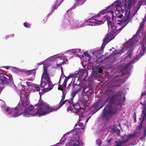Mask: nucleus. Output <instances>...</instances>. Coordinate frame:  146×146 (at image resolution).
I'll use <instances>...</instances> for the list:
<instances>
[{
	"label": "nucleus",
	"mask_w": 146,
	"mask_h": 146,
	"mask_svg": "<svg viewBox=\"0 0 146 146\" xmlns=\"http://www.w3.org/2000/svg\"><path fill=\"white\" fill-rule=\"evenodd\" d=\"M122 92L121 91L116 92L114 94L108 98V104L103 109L101 115L103 119L106 120H109L114 114L117 113V106H120L121 107L125 100V97L122 100L121 96Z\"/></svg>",
	"instance_id": "obj_1"
},
{
	"label": "nucleus",
	"mask_w": 146,
	"mask_h": 146,
	"mask_svg": "<svg viewBox=\"0 0 146 146\" xmlns=\"http://www.w3.org/2000/svg\"><path fill=\"white\" fill-rule=\"evenodd\" d=\"M20 98L21 100V106L19 104L15 108L10 109V108L7 107L5 110L7 115L11 114L12 116L16 117L24 113V108L29 104L27 101L28 97L27 94H21Z\"/></svg>",
	"instance_id": "obj_2"
},
{
	"label": "nucleus",
	"mask_w": 146,
	"mask_h": 146,
	"mask_svg": "<svg viewBox=\"0 0 146 146\" xmlns=\"http://www.w3.org/2000/svg\"><path fill=\"white\" fill-rule=\"evenodd\" d=\"M47 70V68L44 65V71L41 76L40 83L42 92H39L40 97L46 92L51 90L54 86L50 81Z\"/></svg>",
	"instance_id": "obj_3"
},
{
	"label": "nucleus",
	"mask_w": 146,
	"mask_h": 146,
	"mask_svg": "<svg viewBox=\"0 0 146 146\" xmlns=\"http://www.w3.org/2000/svg\"><path fill=\"white\" fill-rule=\"evenodd\" d=\"M38 106L39 108L33 114V116H40L44 115L49 113L57 111L55 107L50 108L47 104L41 100L36 104L35 107Z\"/></svg>",
	"instance_id": "obj_4"
},
{
	"label": "nucleus",
	"mask_w": 146,
	"mask_h": 146,
	"mask_svg": "<svg viewBox=\"0 0 146 146\" xmlns=\"http://www.w3.org/2000/svg\"><path fill=\"white\" fill-rule=\"evenodd\" d=\"M14 84V82L12 76L8 74L5 76H1L0 77V84L10 85Z\"/></svg>",
	"instance_id": "obj_5"
},
{
	"label": "nucleus",
	"mask_w": 146,
	"mask_h": 146,
	"mask_svg": "<svg viewBox=\"0 0 146 146\" xmlns=\"http://www.w3.org/2000/svg\"><path fill=\"white\" fill-rule=\"evenodd\" d=\"M125 16L123 17L124 20L122 19V20L119 21L121 22L117 23V24L119 25L120 26L123 25L120 28L119 30L122 29L130 22L131 20L130 19L131 17L130 12L129 11L127 14V12L125 14Z\"/></svg>",
	"instance_id": "obj_6"
},
{
	"label": "nucleus",
	"mask_w": 146,
	"mask_h": 146,
	"mask_svg": "<svg viewBox=\"0 0 146 146\" xmlns=\"http://www.w3.org/2000/svg\"><path fill=\"white\" fill-rule=\"evenodd\" d=\"M141 52L137 54L133 60L130 61L127 64V66H128L131 64H134L143 55L146 51V49L145 47L143 44H142L141 47Z\"/></svg>",
	"instance_id": "obj_7"
},
{
	"label": "nucleus",
	"mask_w": 146,
	"mask_h": 146,
	"mask_svg": "<svg viewBox=\"0 0 146 146\" xmlns=\"http://www.w3.org/2000/svg\"><path fill=\"white\" fill-rule=\"evenodd\" d=\"M107 24L109 28L111 29L112 30L110 32V34L112 35H114L115 34H118L122 30H120V28L116 29V27L113 25V23L111 21L107 22Z\"/></svg>",
	"instance_id": "obj_8"
},
{
	"label": "nucleus",
	"mask_w": 146,
	"mask_h": 146,
	"mask_svg": "<svg viewBox=\"0 0 146 146\" xmlns=\"http://www.w3.org/2000/svg\"><path fill=\"white\" fill-rule=\"evenodd\" d=\"M106 103V102H104V101L101 99L98 100L97 101L92 105V107L94 108L95 109H97L94 112V113L97 112L101 108L104 106Z\"/></svg>",
	"instance_id": "obj_9"
},
{
	"label": "nucleus",
	"mask_w": 146,
	"mask_h": 146,
	"mask_svg": "<svg viewBox=\"0 0 146 146\" xmlns=\"http://www.w3.org/2000/svg\"><path fill=\"white\" fill-rule=\"evenodd\" d=\"M72 106L74 110V112L78 115H79V113L80 112L81 114L79 115V117L80 118L82 117L83 116V113L81 111L78 102L77 103H75L74 104L73 103Z\"/></svg>",
	"instance_id": "obj_10"
},
{
	"label": "nucleus",
	"mask_w": 146,
	"mask_h": 146,
	"mask_svg": "<svg viewBox=\"0 0 146 146\" xmlns=\"http://www.w3.org/2000/svg\"><path fill=\"white\" fill-rule=\"evenodd\" d=\"M83 22L80 20L72 21L70 23V28L73 29L76 28L78 27H80L83 25Z\"/></svg>",
	"instance_id": "obj_11"
},
{
	"label": "nucleus",
	"mask_w": 146,
	"mask_h": 146,
	"mask_svg": "<svg viewBox=\"0 0 146 146\" xmlns=\"http://www.w3.org/2000/svg\"><path fill=\"white\" fill-rule=\"evenodd\" d=\"M113 35L110 34V33L109 34L107 35V36H106L105 38L104 39V41L101 46V48L102 49L104 48L105 46L107 43L114 38L115 36H114Z\"/></svg>",
	"instance_id": "obj_12"
},
{
	"label": "nucleus",
	"mask_w": 146,
	"mask_h": 146,
	"mask_svg": "<svg viewBox=\"0 0 146 146\" xmlns=\"http://www.w3.org/2000/svg\"><path fill=\"white\" fill-rule=\"evenodd\" d=\"M89 98H88V99L84 100H80L78 102L80 106L81 110H85L87 106H88V101Z\"/></svg>",
	"instance_id": "obj_13"
},
{
	"label": "nucleus",
	"mask_w": 146,
	"mask_h": 146,
	"mask_svg": "<svg viewBox=\"0 0 146 146\" xmlns=\"http://www.w3.org/2000/svg\"><path fill=\"white\" fill-rule=\"evenodd\" d=\"M74 139L71 141V143L73 146H79L82 145V142L79 139L78 136L76 137L75 139L74 138Z\"/></svg>",
	"instance_id": "obj_14"
},
{
	"label": "nucleus",
	"mask_w": 146,
	"mask_h": 146,
	"mask_svg": "<svg viewBox=\"0 0 146 146\" xmlns=\"http://www.w3.org/2000/svg\"><path fill=\"white\" fill-rule=\"evenodd\" d=\"M143 115H141V118L142 119V121L140 123L139 126H138L137 127V130L141 129L142 126V123L146 119V112L145 110H143Z\"/></svg>",
	"instance_id": "obj_15"
},
{
	"label": "nucleus",
	"mask_w": 146,
	"mask_h": 146,
	"mask_svg": "<svg viewBox=\"0 0 146 146\" xmlns=\"http://www.w3.org/2000/svg\"><path fill=\"white\" fill-rule=\"evenodd\" d=\"M144 1V0H141L139 1L136 7L134 9V13L133 14V16H135V15L136 13L140 9L141 5L143 3Z\"/></svg>",
	"instance_id": "obj_16"
},
{
	"label": "nucleus",
	"mask_w": 146,
	"mask_h": 146,
	"mask_svg": "<svg viewBox=\"0 0 146 146\" xmlns=\"http://www.w3.org/2000/svg\"><path fill=\"white\" fill-rule=\"evenodd\" d=\"M137 0H129V2H128V5H127V3L125 2V7H127V8L128 9H130L135 4Z\"/></svg>",
	"instance_id": "obj_17"
},
{
	"label": "nucleus",
	"mask_w": 146,
	"mask_h": 146,
	"mask_svg": "<svg viewBox=\"0 0 146 146\" xmlns=\"http://www.w3.org/2000/svg\"><path fill=\"white\" fill-rule=\"evenodd\" d=\"M34 108H35L32 105H29L28 106V108H25L24 111V112H25V113L27 114H30L31 115H32V116H33V113L30 114L29 112L33 110Z\"/></svg>",
	"instance_id": "obj_18"
},
{
	"label": "nucleus",
	"mask_w": 146,
	"mask_h": 146,
	"mask_svg": "<svg viewBox=\"0 0 146 146\" xmlns=\"http://www.w3.org/2000/svg\"><path fill=\"white\" fill-rule=\"evenodd\" d=\"M95 16L89 19L88 21H89V22H91L93 24H94L95 25L96 24H101V23H103V22L101 21H97L96 19H94V18H95Z\"/></svg>",
	"instance_id": "obj_19"
},
{
	"label": "nucleus",
	"mask_w": 146,
	"mask_h": 146,
	"mask_svg": "<svg viewBox=\"0 0 146 146\" xmlns=\"http://www.w3.org/2000/svg\"><path fill=\"white\" fill-rule=\"evenodd\" d=\"M114 93V91L111 87L108 88L105 92V93L106 95L109 96L112 95Z\"/></svg>",
	"instance_id": "obj_20"
},
{
	"label": "nucleus",
	"mask_w": 146,
	"mask_h": 146,
	"mask_svg": "<svg viewBox=\"0 0 146 146\" xmlns=\"http://www.w3.org/2000/svg\"><path fill=\"white\" fill-rule=\"evenodd\" d=\"M96 61L98 63H101L103 62L105 60H106L107 58L104 56L102 55L100 56L97 59H96Z\"/></svg>",
	"instance_id": "obj_21"
},
{
	"label": "nucleus",
	"mask_w": 146,
	"mask_h": 146,
	"mask_svg": "<svg viewBox=\"0 0 146 146\" xmlns=\"http://www.w3.org/2000/svg\"><path fill=\"white\" fill-rule=\"evenodd\" d=\"M133 50H128L126 53L127 55L125 57V59H127L128 58L130 59L131 58L133 55Z\"/></svg>",
	"instance_id": "obj_22"
},
{
	"label": "nucleus",
	"mask_w": 146,
	"mask_h": 146,
	"mask_svg": "<svg viewBox=\"0 0 146 146\" xmlns=\"http://www.w3.org/2000/svg\"><path fill=\"white\" fill-rule=\"evenodd\" d=\"M78 125L79 127H76L77 126V124H76L74 126V128L75 129H77L78 130H80L81 129V130H83V129H84V126H83V123L82 122L79 123L78 124Z\"/></svg>",
	"instance_id": "obj_23"
},
{
	"label": "nucleus",
	"mask_w": 146,
	"mask_h": 146,
	"mask_svg": "<svg viewBox=\"0 0 146 146\" xmlns=\"http://www.w3.org/2000/svg\"><path fill=\"white\" fill-rule=\"evenodd\" d=\"M93 54L94 56L96 57V59L101 56V51L100 50L95 51L93 52Z\"/></svg>",
	"instance_id": "obj_24"
},
{
	"label": "nucleus",
	"mask_w": 146,
	"mask_h": 146,
	"mask_svg": "<svg viewBox=\"0 0 146 146\" xmlns=\"http://www.w3.org/2000/svg\"><path fill=\"white\" fill-rule=\"evenodd\" d=\"M115 13L116 14V17L118 18L122 19L123 17V15L122 14L120 13V10H116Z\"/></svg>",
	"instance_id": "obj_25"
},
{
	"label": "nucleus",
	"mask_w": 146,
	"mask_h": 146,
	"mask_svg": "<svg viewBox=\"0 0 146 146\" xmlns=\"http://www.w3.org/2000/svg\"><path fill=\"white\" fill-rule=\"evenodd\" d=\"M136 36V35H134L133 36V42H131L130 41H129L128 42L127 45V47L128 48H132L134 44V37Z\"/></svg>",
	"instance_id": "obj_26"
},
{
	"label": "nucleus",
	"mask_w": 146,
	"mask_h": 146,
	"mask_svg": "<svg viewBox=\"0 0 146 146\" xmlns=\"http://www.w3.org/2000/svg\"><path fill=\"white\" fill-rule=\"evenodd\" d=\"M25 72L27 75L29 76L32 74H34L36 73V71L35 69L28 71H25Z\"/></svg>",
	"instance_id": "obj_27"
},
{
	"label": "nucleus",
	"mask_w": 146,
	"mask_h": 146,
	"mask_svg": "<svg viewBox=\"0 0 146 146\" xmlns=\"http://www.w3.org/2000/svg\"><path fill=\"white\" fill-rule=\"evenodd\" d=\"M106 10H103L102 11H101L99 13L96 15H95V17H97L100 16L101 14L104 15V14L106 13Z\"/></svg>",
	"instance_id": "obj_28"
},
{
	"label": "nucleus",
	"mask_w": 146,
	"mask_h": 146,
	"mask_svg": "<svg viewBox=\"0 0 146 146\" xmlns=\"http://www.w3.org/2000/svg\"><path fill=\"white\" fill-rule=\"evenodd\" d=\"M67 101V100H65L63 101L61 103V101H60L59 105L58 106H57V107H55L56 109H57V110L59 109Z\"/></svg>",
	"instance_id": "obj_29"
},
{
	"label": "nucleus",
	"mask_w": 146,
	"mask_h": 146,
	"mask_svg": "<svg viewBox=\"0 0 146 146\" xmlns=\"http://www.w3.org/2000/svg\"><path fill=\"white\" fill-rule=\"evenodd\" d=\"M76 1L79 5H82L85 2L86 0H75Z\"/></svg>",
	"instance_id": "obj_30"
},
{
	"label": "nucleus",
	"mask_w": 146,
	"mask_h": 146,
	"mask_svg": "<svg viewBox=\"0 0 146 146\" xmlns=\"http://www.w3.org/2000/svg\"><path fill=\"white\" fill-rule=\"evenodd\" d=\"M115 4L116 5L115 6V10H116L117 9V7H120L121 5V1L120 0L117 1Z\"/></svg>",
	"instance_id": "obj_31"
},
{
	"label": "nucleus",
	"mask_w": 146,
	"mask_h": 146,
	"mask_svg": "<svg viewBox=\"0 0 146 146\" xmlns=\"http://www.w3.org/2000/svg\"><path fill=\"white\" fill-rule=\"evenodd\" d=\"M34 90H36L37 92H39L40 90V86L37 84H35L33 85Z\"/></svg>",
	"instance_id": "obj_32"
},
{
	"label": "nucleus",
	"mask_w": 146,
	"mask_h": 146,
	"mask_svg": "<svg viewBox=\"0 0 146 146\" xmlns=\"http://www.w3.org/2000/svg\"><path fill=\"white\" fill-rule=\"evenodd\" d=\"M135 136V135L134 134L128 135L126 137L127 139L125 140H127L128 141L129 139L133 138Z\"/></svg>",
	"instance_id": "obj_33"
},
{
	"label": "nucleus",
	"mask_w": 146,
	"mask_h": 146,
	"mask_svg": "<svg viewBox=\"0 0 146 146\" xmlns=\"http://www.w3.org/2000/svg\"><path fill=\"white\" fill-rule=\"evenodd\" d=\"M84 55L85 57H86L88 58V61L89 62L90 60V59L91 57L90 55L87 52H84Z\"/></svg>",
	"instance_id": "obj_34"
},
{
	"label": "nucleus",
	"mask_w": 146,
	"mask_h": 146,
	"mask_svg": "<svg viewBox=\"0 0 146 146\" xmlns=\"http://www.w3.org/2000/svg\"><path fill=\"white\" fill-rule=\"evenodd\" d=\"M73 98H71V99L68 100H67V101H68L69 103L71 104V105H72L73 103Z\"/></svg>",
	"instance_id": "obj_35"
},
{
	"label": "nucleus",
	"mask_w": 146,
	"mask_h": 146,
	"mask_svg": "<svg viewBox=\"0 0 146 146\" xmlns=\"http://www.w3.org/2000/svg\"><path fill=\"white\" fill-rule=\"evenodd\" d=\"M73 109V108L72 106V105H71V106L70 105L67 109V111H71Z\"/></svg>",
	"instance_id": "obj_36"
},
{
	"label": "nucleus",
	"mask_w": 146,
	"mask_h": 146,
	"mask_svg": "<svg viewBox=\"0 0 146 146\" xmlns=\"http://www.w3.org/2000/svg\"><path fill=\"white\" fill-rule=\"evenodd\" d=\"M23 25L26 28H29L30 27V25L27 22L24 23H23Z\"/></svg>",
	"instance_id": "obj_37"
},
{
	"label": "nucleus",
	"mask_w": 146,
	"mask_h": 146,
	"mask_svg": "<svg viewBox=\"0 0 146 146\" xmlns=\"http://www.w3.org/2000/svg\"><path fill=\"white\" fill-rule=\"evenodd\" d=\"M77 94V91H76L72 92L71 94V95L72 96V98H74V97H75Z\"/></svg>",
	"instance_id": "obj_38"
},
{
	"label": "nucleus",
	"mask_w": 146,
	"mask_h": 146,
	"mask_svg": "<svg viewBox=\"0 0 146 146\" xmlns=\"http://www.w3.org/2000/svg\"><path fill=\"white\" fill-rule=\"evenodd\" d=\"M0 74H2L3 76H5V75H8V74H6V72L1 70H0Z\"/></svg>",
	"instance_id": "obj_39"
},
{
	"label": "nucleus",
	"mask_w": 146,
	"mask_h": 146,
	"mask_svg": "<svg viewBox=\"0 0 146 146\" xmlns=\"http://www.w3.org/2000/svg\"><path fill=\"white\" fill-rule=\"evenodd\" d=\"M96 143L98 145H100L102 143L101 140L100 139H97L96 141Z\"/></svg>",
	"instance_id": "obj_40"
},
{
	"label": "nucleus",
	"mask_w": 146,
	"mask_h": 146,
	"mask_svg": "<svg viewBox=\"0 0 146 146\" xmlns=\"http://www.w3.org/2000/svg\"><path fill=\"white\" fill-rule=\"evenodd\" d=\"M123 48H122L121 50H119L117 51V53L118 54H121L123 52Z\"/></svg>",
	"instance_id": "obj_41"
},
{
	"label": "nucleus",
	"mask_w": 146,
	"mask_h": 146,
	"mask_svg": "<svg viewBox=\"0 0 146 146\" xmlns=\"http://www.w3.org/2000/svg\"><path fill=\"white\" fill-rule=\"evenodd\" d=\"M66 78L64 79V81L67 82L68 80L71 77V76L69 75L67 77H65Z\"/></svg>",
	"instance_id": "obj_42"
},
{
	"label": "nucleus",
	"mask_w": 146,
	"mask_h": 146,
	"mask_svg": "<svg viewBox=\"0 0 146 146\" xmlns=\"http://www.w3.org/2000/svg\"><path fill=\"white\" fill-rule=\"evenodd\" d=\"M58 90L62 91V94L63 95L64 94V92L63 90V88L62 87H58Z\"/></svg>",
	"instance_id": "obj_43"
},
{
	"label": "nucleus",
	"mask_w": 146,
	"mask_h": 146,
	"mask_svg": "<svg viewBox=\"0 0 146 146\" xmlns=\"http://www.w3.org/2000/svg\"><path fill=\"white\" fill-rule=\"evenodd\" d=\"M114 132L115 133H116L117 134L119 135L120 133V131L119 129L118 130L117 129H115L114 130Z\"/></svg>",
	"instance_id": "obj_44"
},
{
	"label": "nucleus",
	"mask_w": 146,
	"mask_h": 146,
	"mask_svg": "<svg viewBox=\"0 0 146 146\" xmlns=\"http://www.w3.org/2000/svg\"><path fill=\"white\" fill-rule=\"evenodd\" d=\"M68 61L67 60L65 59L63 62H62L61 64L62 65H63L65 64H68Z\"/></svg>",
	"instance_id": "obj_45"
},
{
	"label": "nucleus",
	"mask_w": 146,
	"mask_h": 146,
	"mask_svg": "<svg viewBox=\"0 0 146 146\" xmlns=\"http://www.w3.org/2000/svg\"><path fill=\"white\" fill-rule=\"evenodd\" d=\"M58 7V5H56V4L55 5H54V7H52V11H54V10L55 9H56Z\"/></svg>",
	"instance_id": "obj_46"
},
{
	"label": "nucleus",
	"mask_w": 146,
	"mask_h": 146,
	"mask_svg": "<svg viewBox=\"0 0 146 146\" xmlns=\"http://www.w3.org/2000/svg\"><path fill=\"white\" fill-rule=\"evenodd\" d=\"M133 117L134 119V122H136V115L135 113H134Z\"/></svg>",
	"instance_id": "obj_47"
},
{
	"label": "nucleus",
	"mask_w": 146,
	"mask_h": 146,
	"mask_svg": "<svg viewBox=\"0 0 146 146\" xmlns=\"http://www.w3.org/2000/svg\"><path fill=\"white\" fill-rule=\"evenodd\" d=\"M66 82L64 81L63 84L62 85V87L65 88L66 86Z\"/></svg>",
	"instance_id": "obj_48"
},
{
	"label": "nucleus",
	"mask_w": 146,
	"mask_h": 146,
	"mask_svg": "<svg viewBox=\"0 0 146 146\" xmlns=\"http://www.w3.org/2000/svg\"><path fill=\"white\" fill-rule=\"evenodd\" d=\"M92 92V91H91L90 92H89V91H86V95H88V96H87V98H88V96H89V95H90V94H91V93Z\"/></svg>",
	"instance_id": "obj_49"
},
{
	"label": "nucleus",
	"mask_w": 146,
	"mask_h": 146,
	"mask_svg": "<svg viewBox=\"0 0 146 146\" xmlns=\"http://www.w3.org/2000/svg\"><path fill=\"white\" fill-rule=\"evenodd\" d=\"M146 95V92H143L141 95V98H142L143 96Z\"/></svg>",
	"instance_id": "obj_50"
},
{
	"label": "nucleus",
	"mask_w": 146,
	"mask_h": 146,
	"mask_svg": "<svg viewBox=\"0 0 146 146\" xmlns=\"http://www.w3.org/2000/svg\"><path fill=\"white\" fill-rule=\"evenodd\" d=\"M98 72L99 73H102L103 72V70L101 68H99L98 69Z\"/></svg>",
	"instance_id": "obj_51"
},
{
	"label": "nucleus",
	"mask_w": 146,
	"mask_h": 146,
	"mask_svg": "<svg viewBox=\"0 0 146 146\" xmlns=\"http://www.w3.org/2000/svg\"><path fill=\"white\" fill-rule=\"evenodd\" d=\"M31 83L30 82H26V84L28 87L31 86Z\"/></svg>",
	"instance_id": "obj_52"
},
{
	"label": "nucleus",
	"mask_w": 146,
	"mask_h": 146,
	"mask_svg": "<svg viewBox=\"0 0 146 146\" xmlns=\"http://www.w3.org/2000/svg\"><path fill=\"white\" fill-rule=\"evenodd\" d=\"M107 12L108 13H110L111 12V14H112V19H113V18L114 17V16L113 15V12H112V11H107Z\"/></svg>",
	"instance_id": "obj_53"
},
{
	"label": "nucleus",
	"mask_w": 146,
	"mask_h": 146,
	"mask_svg": "<svg viewBox=\"0 0 146 146\" xmlns=\"http://www.w3.org/2000/svg\"><path fill=\"white\" fill-rule=\"evenodd\" d=\"M142 27H143V26H142V25L140 26L138 30L137 31V32H138V31H140V30H142Z\"/></svg>",
	"instance_id": "obj_54"
},
{
	"label": "nucleus",
	"mask_w": 146,
	"mask_h": 146,
	"mask_svg": "<svg viewBox=\"0 0 146 146\" xmlns=\"http://www.w3.org/2000/svg\"><path fill=\"white\" fill-rule=\"evenodd\" d=\"M106 19L107 20L108 22V21H110V17H106Z\"/></svg>",
	"instance_id": "obj_55"
},
{
	"label": "nucleus",
	"mask_w": 146,
	"mask_h": 146,
	"mask_svg": "<svg viewBox=\"0 0 146 146\" xmlns=\"http://www.w3.org/2000/svg\"><path fill=\"white\" fill-rule=\"evenodd\" d=\"M145 125H146V126L145 127V130L144 131V137H145L146 135V122L145 123Z\"/></svg>",
	"instance_id": "obj_56"
},
{
	"label": "nucleus",
	"mask_w": 146,
	"mask_h": 146,
	"mask_svg": "<svg viewBox=\"0 0 146 146\" xmlns=\"http://www.w3.org/2000/svg\"><path fill=\"white\" fill-rule=\"evenodd\" d=\"M65 95H64L63 94V97H62V99L61 100V101H63L64 99L65 98Z\"/></svg>",
	"instance_id": "obj_57"
},
{
	"label": "nucleus",
	"mask_w": 146,
	"mask_h": 146,
	"mask_svg": "<svg viewBox=\"0 0 146 146\" xmlns=\"http://www.w3.org/2000/svg\"><path fill=\"white\" fill-rule=\"evenodd\" d=\"M62 65L61 63H60V64H57L56 65V67H59L60 66H61Z\"/></svg>",
	"instance_id": "obj_58"
},
{
	"label": "nucleus",
	"mask_w": 146,
	"mask_h": 146,
	"mask_svg": "<svg viewBox=\"0 0 146 146\" xmlns=\"http://www.w3.org/2000/svg\"><path fill=\"white\" fill-rule=\"evenodd\" d=\"M89 23L88 24V25L90 26H94V24H93L92 23H91V22H89Z\"/></svg>",
	"instance_id": "obj_59"
},
{
	"label": "nucleus",
	"mask_w": 146,
	"mask_h": 146,
	"mask_svg": "<svg viewBox=\"0 0 146 146\" xmlns=\"http://www.w3.org/2000/svg\"><path fill=\"white\" fill-rule=\"evenodd\" d=\"M120 11L121 13L123 14L124 11V10L123 9H122L121 11L120 10Z\"/></svg>",
	"instance_id": "obj_60"
},
{
	"label": "nucleus",
	"mask_w": 146,
	"mask_h": 146,
	"mask_svg": "<svg viewBox=\"0 0 146 146\" xmlns=\"http://www.w3.org/2000/svg\"><path fill=\"white\" fill-rule=\"evenodd\" d=\"M9 37V36L8 35H7L5 36V39H8Z\"/></svg>",
	"instance_id": "obj_61"
},
{
	"label": "nucleus",
	"mask_w": 146,
	"mask_h": 146,
	"mask_svg": "<svg viewBox=\"0 0 146 146\" xmlns=\"http://www.w3.org/2000/svg\"><path fill=\"white\" fill-rule=\"evenodd\" d=\"M111 139H108V140L107 141V143H110V142H111Z\"/></svg>",
	"instance_id": "obj_62"
},
{
	"label": "nucleus",
	"mask_w": 146,
	"mask_h": 146,
	"mask_svg": "<svg viewBox=\"0 0 146 146\" xmlns=\"http://www.w3.org/2000/svg\"><path fill=\"white\" fill-rule=\"evenodd\" d=\"M14 36V35L13 34H11L9 35V36L10 37H13Z\"/></svg>",
	"instance_id": "obj_63"
},
{
	"label": "nucleus",
	"mask_w": 146,
	"mask_h": 146,
	"mask_svg": "<svg viewBox=\"0 0 146 146\" xmlns=\"http://www.w3.org/2000/svg\"><path fill=\"white\" fill-rule=\"evenodd\" d=\"M61 80V76H60V77L59 80V82H58L59 83H60Z\"/></svg>",
	"instance_id": "obj_64"
}]
</instances>
